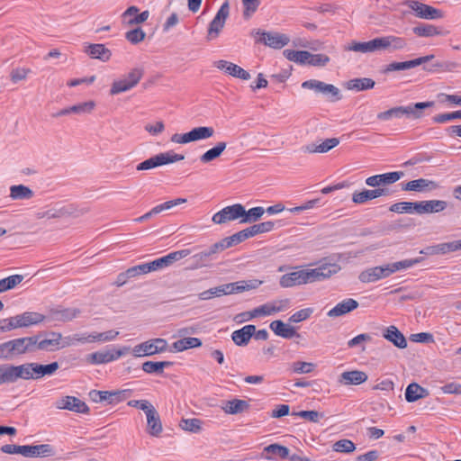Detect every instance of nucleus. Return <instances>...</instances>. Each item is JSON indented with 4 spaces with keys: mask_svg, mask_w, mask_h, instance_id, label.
Segmentation results:
<instances>
[{
    "mask_svg": "<svg viewBox=\"0 0 461 461\" xmlns=\"http://www.w3.org/2000/svg\"><path fill=\"white\" fill-rule=\"evenodd\" d=\"M340 270L338 264L326 263L316 268L299 269L283 275L279 284L284 288L311 284L330 278Z\"/></svg>",
    "mask_w": 461,
    "mask_h": 461,
    "instance_id": "1",
    "label": "nucleus"
},
{
    "mask_svg": "<svg viewBox=\"0 0 461 461\" xmlns=\"http://www.w3.org/2000/svg\"><path fill=\"white\" fill-rule=\"evenodd\" d=\"M46 321V316L36 312H25L22 314L4 319L0 321V332L10 331L18 328L38 325Z\"/></svg>",
    "mask_w": 461,
    "mask_h": 461,
    "instance_id": "2",
    "label": "nucleus"
},
{
    "mask_svg": "<svg viewBox=\"0 0 461 461\" xmlns=\"http://www.w3.org/2000/svg\"><path fill=\"white\" fill-rule=\"evenodd\" d=\"M30 337L14 339L0 344V359H14L21 355L32 353Z\"/></svg>",
    "mask_w": 461,
    "mask_h": 461,
    "instance_id": "3",
    "label": "nucleus"
},
{
    "mask_svg": "<svg viewBox=\"0 0 461 461\" xmlns=\"http://www.w3.org/2000/svg\"><path fill=\"white\" fill-rule=\"evenodd\" d=\"M144 76L142 68H133L121 78L114 80L111 86L110 95H115L135 87Z\"/></svg>",
    "mask_w": 461,
    "mask_h": 461,
    "instance_id": "4",
    "label": "nucleus"
},
{
    "mask_svg": "<svg viewBox=\"0 0 461 461\" xmlns=\"http://www.w3.org/2000/svg\"><path fill=\"white\" fill-rule=\"evenodd\" d=\"M435 105V102H419L415 104H410L406 106H396L393 107V117L401 118L405 116L410 120H420L425 116V110L431 108Z\"/></svg>",
    "mask_w": 461,
    "mask_h": 461,
    "instance_id": "5",
    "label": "nucleus"
},
{
    "mask_svg": "<svg viewBox=\"0 0 461 461\" xmlns=\"http://www.w3.org/2000/svg\"><path fill=\"white\" fill-rule=\"evenodd\" d=\"M168 344L164 339L157 338L146 340L142 343L136 345L131 352L136 357H149L155 354L166 352Z\"/></svg>",
    "mask_w": 461,
    "mask_h": 461,
    "instance_id": "6",
    "label": "nucleus"
},
{
    "mask_svg": "<svg viewBox=\"0 0 461 461\" xmlns=\"http://www.w3.org/2000/svg\"><path fill=\"white\" fill-rule=\"evenodd\" d=\"M185 159V156L182 154H176L173 151L163 152L157 154L143 162L137 165L136 169L139 171L149 170L159 166L167 165L181 161Z\"/></svg>",
    "mask_w": 461,
    "mask_h": 461,
    "instance_id": "7",
    "label": "nucleus"
},
{
    "mask_svg": "<svg viewBox=\"0 0 461 461\" xmlns=\"http://www.w3.org/2000/svg\"><path fill=\"white\" fill-rule=\"evenodd\" d=\"M256 41L273 49H282L290 41V38L284 33L265 32L260 29L257 30L254 34Z\"/></svg>",
    "mask_w": 461,
    "mask_h": 461,
    "instance_id": "8",
    "label": "nucleus"
},
{
    "mask_svg": "<svg viewBox=\"0 0 461 461\" xmlns=\"http://www.w3.org/2000/svg\"><path fill=\"white\" fill-rule=\"evenodd\" d=\"M51 338L46 339L43 338V335L39 333L34 336H31L32 350V353L36 351H54L59 348L60 339L62 338L60 333L51 332Z\"/></svg>",
    "mask_w": 461,
    "mask_h": 461,
    "instance_id": "9",
    "label": "nucleus"
},
{
    "mask_svg": "<svg viewBox=\"0 0 461 461\" xmlns=\"http://www.w3.org/2000/svg\"><path fill=\"white\" fill-rule=\"evenodd\" d=\"M245 207L240 203L226 206L212 216V221L216 224H223L230 221L242 219Z\"/></svg>",
    "mask_w": 461,
    "mask_h": 461,
    "instance_id": "10",
    "label": "nucleus"
},
{
    "mask_svg": "<svg viewBox=\"0 0 461 461\" xmlns=\"http://www.w3.org/2000/svg\"><path fill=\"white\" fill-rule=\"evenodd\" d=\"M230 15V3L226 0L220 9L218 10L216 15L212 19V21L209 24L208 28V39L212 40L216 38L222 28L224 27L225 22Z\"/></svg>",
    "mask_w": 461,
    "mask_h": 461,
    "instance_id": "11",
    "label": "nucleus"
},
{
    "mask_svg": "<svg viewBox=\"0 0 461 461\" xmlns=\"http://www.w3.org/2000/svg\"><path fill=\"white\" fill-rule=\"evenodd\" d=\"M261 284L262 281L258 279L240 280L238 282L228 283L220 285L221 290H219V292H221V295L239 294L245 291L257 289Z\"/></svg>",
    "mask_w": 461,
    "mask_h": 461,
    "instance_id": "12",
    "label": "nucleus"
},
{
    "mask_svg": "<svg viewBox=\"0 0 461 461\" xmlns=\"http://www.w3.org/2000/svg\"><path fill=\"white\" fill-rule=\"evenodd\" d=\"M302 87L313 90L316 93L323 94L324 95L329 96L331 101H337L340 99L339 90L335 86L326 84L322 81L316 79L307 80L302 84Z\"/></svg>",
    "mask_w": 461,
    "mask_h": 461,
    "instance_id": "13",
    "label": "nucleus"
},
{
    "mask_svg": "<svg viewBox=\"0 0 461 461\" xmlns=\"http://www.w3.org/2000/svg\"><path fill=\"white\" fill-rule=\"evenodd\" d=\"M422 261V258L404 259L398 262L388 263L383 266H378L377 270L380 279L386 278L393 273L410 268Z\"/></svg>",
    "mask_w": 461,
    "mask_h": 461,
    "instance_id": "14",
    "label": "nucleus"
},
{
    "mask_svg": "<svg viewBox=\"0 0 461 461\" xmlns=\"http://www.w3.org/2000/svg\"><path fill=\"white\" fill-rule=\"evenodd\" d=\"M406 5L416 13V15L422 19H439L443 17L439 9L430 5L420 3L418 1L410 0L406 2Z\"/></svg>",
    "mask_w": 461,
    "mask_h": 461,
    "instance_id": "15",
    "label": "nucleus"
},
{
    "mask_svg": "<svg viewBox=\"0 0 461 461\" xmlns=\"http://www.w3.org/2000/svg\"><path fill=\"white\" fill-rule=\"evenodd\" d=\"M56 407L59 410H68L77 413L86 414L89 408L86 403L75 396H64L56 402Z\"/></svg>",
    "mask_w": 461,
    "mask_h": 461,
    "instance_id": "16",
    "label": "nucleus"
},
{
    "mask_svg": "<svg viewBox=\"0 0 461 461\" xmlns=\"http://www.w3.org/2000/svg\"><path fill=\"white\" fill-rule=\"evenodd\" d=\"M404 176L402 171H394L380 175H375L366 179V184L371 187L380 188L381 185H392Z\"/></svg>",
    "mask_w": 461,
    "mask_h": 461,
    "instance_id": "17",
    "label": "nucleus"
},
{
    "mask_svg": "<svg viewBox=\"0 0 461 461\" xmlns=\"http://www.w3.org/2000/svg\"><path fill=\"white\" fill-rule=\"evenodd\" d=\"M191 251L189 249H182L171 252L167 256L159 258L150 262L151 267L153 271L162 269L171 266L174 262L178 261L188 255H190Z\"/></svg>",
    "mask_w": 461,
    "mask_h": 461,
    "instance_id": "18",
    "label": "nucleus"
},
{
    "mask_svg": "<svg viewBox=\"0 0 461 461\" xmlns=\"http://www.w3.org/2000/svg\"><path fill=\"white\" fill-rule=\"evenodd\" d=\"M379 44L381 51L394 52L405 49L407 46V40L402 37L387 35L379 37Z\"/></svg>",
    "mask_w": 461,
    "mask_h": 461,
    "instance_id": "19",
    "label": "nucleus"
},
{
    "mask_svg": "<svg viewBox=\"0 0 461 461\" xmlns=\"http://www.w3.org/2000/svg\"><path fill=\"white\" fill-rule=\"evenodd\" d=\"M249 408L250 404L248 401L238 398L223 401L221 405L223 412L229 415L241 414L248 411Z\"/></svg>",
    "mask_w": 461,
    "mask_h": 461,
    "instance_id": "20",
    "label": "nucleus"
},
{
    "mask_svg": "<svg viewBox=\"0 0 461 461\" xmlns=\"http://www.w3.org/2000/svg\"><path fill=\"white\" fill-rule=\"evenodd\" d=\"M215 67L234 77L240 78L242 80L250 79V74L248 71L230 61L222 59L219 60L215 63Z\"/></svg>",
    "mask_w": 461,
    "mask_h": 461,
    "instance_id": "21",
    "label": "nucleus"
},
{
    "mask_svg": "<svg viewBox=\"0 0 461 461\" xmlns=\"http://www.w3.org/2000/svg\"><path fill=\"white\" fill-rule=\"evenodd\" d=\"M368 376L366 372L352 370L343 372L338 379V383L343 385H359L366 382Z\"/></svg>",
    "mask_w": 461,
    "mask_h": 461,
    "instance_id": "22",
    "label": "nucleus"
},
{
    "mask_svg": "<svg viewBox=\"0 0 461 461\" xmlns=\"http://www.w3.org/2000/svg\"><path fill=\"white\" fill-rule=\"evenodd\" d=\"M289 454L288 447L274 443L264 447L262 456L267 460H276L288 458Z\"/></svg>",
    "mask_w": 461,
    "mask_h": 461,
    "instance_id": "23",
    "label": "nucleus"
},
{
    "mask_svg": "<svg viewBox=\"0 0 461 461\" xmlns=\"http://www.w3.org/2000/svg\"><path fill=\"white\" fill-rule=\"evenodd\" d=\"M32 362L25 363L20 366L9 365V373L11 384L15 383L18 379H33V373L32 371Z\"/></svg>",
    "mask_w": 461,
    "mask_h": 461,
    "instance_id": "24",
    "label": "nucleus"
},
{
    "mask_svg": "<svg viewBox=\"0 0 461 461\" xmlns=\"http://www.w3.org/2000/svg\"><path fill=\"white\" fill-rule=\"evenodd\" d=\"M185 203H186L185 198H176L174 200L167 201L163 203H160V204L155 206L149 212H148L145 214H143L142 216L135 219L134 221H138V222L147 221V220L150 219L152 216L162 212L163 211L169 210V209L173 208L174 206L180 205Z\"/></svg>",
    "mask_w": 461,
    "mask_h": 461,
    "instance_id": "25",
    "label": "nucleus"
},
{
    "mask_svg": "<svg viewBox=\"0 0 461 461\" xmlns=\"http://www.w3.org/2000/svg\"><path fill=\"white\" fill-rule=\"evenodd\" d=\"M387 194L388 189L386 188H375L371 190L365 189L360 192H355L352 195V201L355 203L362 204L369 200H373Z\"/></svg>",
    "mask_w": 461,
    "mask_h": 461,
    "instance_id": "26",
    "label": "nucleus"
},
{
    "mask_svg": "<svg viewBox=\"0 0 461 461\" xmlns=\"http://www.w3.org/2000/svg\"><path fill=\"white\" fill-rule=\"evenodd\" d=\"M345 50L361 52V53H373L381 51L379 44V37L375 38L369 41L358 42L352 41L349 45L345 47Z\"/></svg>",
    "mask_w": 461,
    "mask_h": 461,
    "instance_id": "27",
    "label": "nucleus"
},
{
    "mask_svg": "<svg viewBox=\"0 0 461 461\" xmlns=\"http://www.w3.org/2000/svg\"><path fill=\"white\" fill-rule=\"evenodd\" d=\"M438 187L437 183L432 180H429L426 178H419L416 180H411L407 182L406 184L402 185V189L403 191H414V192H424V191H431Z\"/></svg>",
    "mask_w": 461,
    "mask_h": 461,
    "instance_id": "28",
    "label": "nucleus"
},
{
    "mask_svg": "<svg viewBox=\"0 0 461 461\" xmlns=\"http://www.w3.org/2000/svg\"><path fill=\"white\" fill-rule=\"evenodd\" d=\"M383 337L398 348H407V340L396 326L391 325L387 327L383 332Z\"/></svg>",
    "mask_w": 461,
    "mask_h": 461,
    "instance_id": "29",
    "label": "nucleus"
},
{
    "mask_svg": "<svg viewBox=\"0 0 461 461\" xmlns=\"http://www.w3.org/2000/svg\"><path fill=\"white\" fill-rule=\"evenodd\" d=\"M79 313L77 309H50L49 314L46 316V320L54 321H69L75 319Z\"/></svg>",
    "mask_w": 461,
    "mask_h": 461,
    "instance_id": "30",
    "label": "nucleus"
},
{
    "mask_svg": "<svg viewBox=\"0 0 461 461\" xmlns=\"http://www.w3.org/2000/svg\"><path fill=\"white\" fill-rule=\"evenodd\" d=\"M358 307V303L355 299L348 298L338 303L335 307L328 312L330 318L339 317L352 312Z\"/></svg>",
    "mask_w": 461,
    "mask_h": 461,
    "instance_id": "31",
    "label": "nucleus"
},
{
    "mask_svg": "<svg viewBox=\"0 0 461 461\" xmlns=\"http://www.w3.org/2000/svg\"><path fill=\"white\" fill-rule=\"evenodd\" d=\"M256 330V326L252 324L246 325L240 330L232 332L231 339L238 346H246Z\"/></svg>",
    "mask_w": 461,
    "mask_h": 461,
    "instance_id": "32",
    "label": "nucleus"
},
{
    "mask_svg": "<svg viewBox=\"0 0 461 461\" xmlns=\"http://www.w3.org/2000/svg\"><path fill=\"white\" fill-rule=\"evenodd\" d=\"M86 53L92 59H98L102 61H107L112 56V52L104 44H88L86 46Z\"/></svg>",
    "mask_w": 461,
    "mask_h": 461,
    "instance_id": "33",
    "label": "nucleus"
},
{
    "mask_svg": "<svg viewBox=\"0 0 461 461\" xmlns=\"http://www.w3.org/2000/svg\"><path fill=\"white\" fill-rule=\"evenodd\" d=\"M146 416L148 432L152 436H158L162 432V423L158 411L152 408Z\"/></svg>",
    "mask_w": 461,
    "mask_h": 461,
    "instance_id": "34",
    "label": "nucleus"
},
{
    "mask_svg": "<svg viewBox=\"0 0 461 461\" xmlns=\"http://www.w3.org/2000/svg\"><path fill=\"white\" fill-rule=\"evenodd\" d=\"M270 329L277 336L285 339H291L294 336H299L294 327L285 323L280 320L274 321L270 323Z\"/></svg>",
    "mask_w": 461,
    "mask_h": 461,
    "instance_id": "35",
    "label": "nucleus"
},
{
    "mask_svg": "<svg viewBox=\"0 0 461 461\" xmlns=\"http://www.w3.org/2000/svg\"><path fill=\"white\" fill-rule=\"evenodd\" d=\"M59 367L58 362H52L48 365H41L32 362V371L33 373V380H38L45 375H52Z\"/></svg>",
    "mask_w": 461,
    "mask_h": 461,
    "instance_id": "36",
    "label": "nucleus"
},
{
    "mask_svg": "<svg viewBox=\"0 0 461 461\" xmlns=\"http://www.w3.org/2000/svg\"><path fill=\"white\" fill-rule=\"evenodd\" d=\"M429 395V391L417 383L410 384L405 390V399L408 402H414Z\"/></svg>",
    "mask_w": 461,
    "mask_h": 461,
    "instance_id": "37",
    "label": "nucleus"
},
{
    "mask_svg": "<svg viewBox=\"0 0 461 461\" xmlns=\"http://www.w3.org/2000/svg\"><path fill=\"white\" fill-rule=\"evenodd\" d=\"M455 247H454V241L450 242H445V243H439L433 246H428L421 249L420 251V254L426 255V256H432V255H444L449 252H454Z\"/></svg>",
    "mask_w": 461,
    "mask_h": 461,
    "instance_id": "38",
    "label": "nucleus"
},
{
    "mask_svg": "<svg viewBox=\"0 0 461 461\" xmlns=\"http://www.w3.org/2000/svg\"><path fill=\"white\" fill-rule=\"evenodd\" d=\"M113 349L96 351L87 356V361L91 364L100 365L114 361Z\"/></svg>",
    "mask_w": 461,
    "mask_h": 461,
    "instance_id": "39",
    "label": "nucleus"
},
{
    "mask_svg": "<svg viewBox=\"0 0 461 461\" xmlns=\"http://www.w3.org/2000/svg\"><path fill=\"white\" fill-rule=\"evenodd\" d=\"M138 12H139V9L136 7V6H130L123 14H122V16L124 18L126 17H131L129 21H128V24L129 25H133V24H139V23H144L145 21H147V19L149 18V11H143L142 13L139 14H138Z\"/></svg>",
    "mask_w": 461,
    "mask_h": 461,
    "instance_id": "40",
    "label": "nucleus"
},
{
    "mask_svg": "<svg viewBox=\"0 0 461 461\" xmlns=\"http://www.w3.org/2000/svg\"><path fill=\"white\" fill-rule=\"evenodd\" d=\"M34 195L33 191L23 185H12L10 187V197L13 200H28Z\"/></svg>",
    "mask_w": 461,
    "mask_h": 461,
    "instance_id": "41",
    "label": "nucleus"
},
{
    "mask_svg": "<svg viewBox=\"0 0 461 461\" xmlns=\"http://www.w3.org/2000/svg\"><path fill=\"white\" fill-rule=\"evenodd\" d=\"M375 83L372 78L368 77H361V78H354L347 83V88L349 90L356 91H364L372 89L375 86Z\"/></svg>",
    "mask_w": 461,
    "mask_h": 461,
    "instance_id": "42",
    "label": "nucleus"
},
{
    "mask_svg": "<svg viewBox=\"0 0 461 461\" xmlns=\"http://www.w3.org/2000/svg\"><path fill=\"white\" fill-rule=\"evenodd\" d=\"M202 346V341L198 338H184L181 339H178L173 343V348L176 352H182L184 350L194 348H199Z\"/></svg>",
    "mask_w": 461,
    "mask_h": 461,
    "instance_id": "43",
    "label": "nucleus"
},
{
    "mask_svg": "<svg viewBox=\"0 0 461 461\" xmlns=\"http://www.w3.org/2000/svg\"><path fill=\"white\" fill-rule=\"evenodd\" d=\"M226 147H227L226 142H224V141L217 142V144L213 148L208 149L200 157L201 162L202 163H209V162L214 160L215 158H219L222 154V152L225 150Z\"/></svg>",
    "mask_w": 461,
    "mask_h": 461,
    "instance_id": "44",
    "label": "nucleus"
},
{
    "mask_svg": "<svg viewBox=\"0 0 461 461\" xmlns=\"http://www.w3.org/2000/svg\"><path fill=\"white\" fill-rule=\"evenodd\" d=\"M283 54L289 61L300 65H308L309 51L307 50H285Z\"/></svg>",
    "mask_w": 461,
    "mask_h": 461,
    "instance_id": "45",
    "label": "nucleus"
},
{
    "mask_svg": "<svg viewBox=\"0 0 461 461\" xmlns=\"http://www.w3.org/2000/svg\"><path fill=\"white\" fill-rule=\"evenodd\" d=\"M339 144L338 138L326 139L319 145L307 146L306 150L311 153H326Z\"/></svg>",
    "mask_w": 461,
    "mask_h": 461,
    "instance_id": "46",
    "label": "nucleus"
},
{
    "mask_svg": "<svg viewBox=\"0 0 461 461\" xmlns=\"http://www.w3.org/2000/svg\"><path fill=\"white\" fill-rule=\"evenodd\" d=\"M115 394H126V391H97V390H92L89 393L90 398L94 402H104L107 401L109 403H113V395Z\"/></svg>",
    "mask_w": 461,
    "mask_h": 461,
    "instance_id": "47",
    "label": "nucleus"
},
{
    "mask_svg": "<svg viewBox=\"0 0 461 461\" xmlns=\"http://www.w3.org/2000/svg\"><path fill=\"white\" fill-rule=\"evenodd\" d=\"M173 365L170 361H146L142 364V370L147 374H163L165 367H169Z\"/></svg>",
    "mask_w": 461,
    "mask_h": 461,
    "instance_id": "48",
    "label": "nucleus"
},
{
    "mask_svg": "<svg viewBox=\"0 0 461 461\" xmlns=\"http://www.w3.org/2000/svg\"><path fill=\"white\" fill-rule=\"evenodd\" d=\"M460 63L452 60L438 61L431 65V68H427L430 72H453L460 68ZM426 69V68H424Z\"/></svg>",
    "mask_w": 461,
    "mask_h": 461,
    "instance_id": "49",
    "label": "nucleus"
},
{
    "mask_svg": "<svg viewBox=\"0 0 461 461\" xmlns=\"http://www.w3.org/2000/svg\"><path fill=\"white\" fill-rule=\"evenodd\" d=\"M89 212L88 207H77L73 204H68L60 207L61 218L73 217L78 218Z\"/></svg>",
    "mask_w": 461,
    "mask_h": 461,
    "instance_id": "50",
    "label": "nucleus"
},
{
    "mask_svg": "<svg viewBox=\"0 0 461 461\" xmlns=\"http://www.w3.org/2000/svg\"><path fill=\"white\" fill-rule=\"evenodd\" d=\"M214 132L212 127L207 126L195 127L191 130L193 141L209 139L214 135Z\"/></svg>",
    "mask_w": 461,
    "mask_h": 461,
    "instance_id": "51",
    "label": "nucleus"
},
{
    "mask_svg": "<svg viewBox=\"0 0 461 461\" xmlns=\"http://www.w3.org/2000/svg\"><path fill=\"white\" fill-rule=\"evenodd\" d=\"M265 213V209L263 207L258 206L249 209V211L245 210V213L240 220V223H251L258 221L262 215Z\"/></svg>",
    "mask_w": 461,
    "mask_h": 461,
    "instance_id": "52",
    "label": "nucleus"
},
{
    "mask_svg": "<svg viewBox=\"0 0 461 461\" xmlns=\"http://www.w3.org/2000/svg\"><path fill=\"white\" fill-rule=\"evenodd\" d=\"M23 280V275H13L0 280V293L14 288Z\"/></svg>",
    "mask_w": 461,
    "mask_h": 461,
    "instance_id": "53",
    "label": "nucleus"
},
{
    "mask_svg": "<svg viewBox=\"0 0 461 461\" xmlns=\"http://www.w3.org/2000/svg\"><path fill=\"white\" fill-rule=\"evenodd\" d=\"M413 32L419 37L440 35L441 32L432 24H421L413 28Z\"/></svg>",
    "mask_w": 461,
    "mask_h": 461,
    "instance_id": "54",
    "label": "nucleus"
},
{
    "mask_svg": "<svg viewBox=\"0 0 461 461\" xmlns=\"http://www.w3.org/2000/svg\"><path fill=\"white\" fill-rule=\"evenodd\" d=\"M61 214L62 213H60V207H59V208L52 207V208L43 209V210H40V211L36 212L34 213V217L37 220H41V219L51 220V219H60Z\"/></svg>",
    "mask_w": 461,
    "mask_h": 461,
    "instance_id": "55",
    "label": "nucleus"
},
{
    "mask_svg": "<svg viewBox=\"0 0 461 461\" xmlns=\"http://www.w3.org/2000/svg\"><path fill=\"white\" fill-rule=\"evenodd\" d=\"M202 420L196 418L182 419L180 421V427L184 430L197 433L202 429Z\"/></svg>",
    "mask_w": 461,
    "mask_h": 461,
    "instance_id": "56",
    "label": "nucleus"
},
{
    "mask_svg": "<svg viewBox=\"0 0 461 461\" xmlns=\"http://www.w3.org/2000/svg\"><path fill=\"white\" fill-rule=\"evenodd\" d=\"M358 279L362 283H374L380 280L377 267H374L362 271L358 276Z\"/></svg>",
    "mask_w": 461,
    "mask_h": 461,
    "instance_id": "57",
    "label": "nucleus"
},
{
    "mask_svg": "<svg viewBox=\"0 0 461 461\" xmlns=\"http://www.w3.org/2000/svg\"><path fill=\"white\" fill-rule=\"evenodd\" d=\"M95 107V103L94 101H87L84 103H80L72 106H69L70 113L83 114V113H90Z\"/></svg>",
    "mask_w": 461,
    "mask_h": 461,
    "instance_id": "58",
    "label": "nucleus"
},
{
    "mask_svg": "<svg viewBox=\"0 0 461 461\" xmlns=\"http://www.w3.org/2000/svg\"><path fill=\"white\" fill-rule=\"evenodd\" d=\"M356 449L355 444L349 439H340L334 443L333 450L341 453H350Z\"/></svg>",
    "mask_w": 461,
    "mask_h": 461,
    "instance_id": "59",
    "label": "nucleus"
},
{
    "mask_svg": "<svg viewBox=\"0 0 461 461\" xmlns=\"http://www.w3.org/2000/svg\"><path fill=\"white\" fill-rule=\"evenodd\" d=\"M427 213L439 212L447 208V202L442 200L425 201Z\"/></svg>",
    "mask_w": 461,
    "mask_h": 461,
    "instance_id": "60",
    "label": "nucleus"
},
{
    "mask_svg": "<svg viewBox=\"0 0 461 461\" xmlns=\"http://www.w3.org/2000/svg\"><path fill=\"white\" fill-rule=\"evenodd\" d=\"M330 62V58L325 54H312L309 52L308 65L313 67H324Z\"/></svg>",
    "mask_w": 461,
    "mask_h": 461,
    "instance_id": "61",
    "label": "nucleus"
},
{
    "mask_svg": "<svg viewBox=\"0 0 461 461\" xmlns=\"http://www.w3.org/2000/svg\"><path fill=\"white\" fill-rule=\"evenodd\" d=\"M146 33L141 28H136L126 32L125 38L132 44H138L144 40Z\"/></svg>",
    "mask_w": 461,
    "mask_h": 461,
    "instance_id": "62",
    "label": "nucleus"
},
{
    "mask_svg": "<svg viewBox=\"0 0 461 461\" xmlns=\"http://www.w3.org/2000/svg\"><path fill=\"white\" fill-rule=\"evenodd\" d=\"M461 119V111L437 114L432 118L435 123H445L448 121Z\"/></svg>",
    "mask_w": 461,
    "mask_h": 461,
    "instance_id": "63",
    "label": "nucleus"
},
{
    "mask_svg": "<svg viewBox=\"0 0 461 461\" xmlns=\"http://www.w3.org/2000/svg\"><path fill=\"white\" fill-rule=\"evenodd\" d=\"M315 367V364L311 362L297 361L293 364V371L297 374L311 373Z\"/></svg>",
    "mask_w": 461,
    "mask_h": 461,
    "instance_id": "64",
    "label": "nucleus"
}]
</instances>
